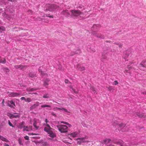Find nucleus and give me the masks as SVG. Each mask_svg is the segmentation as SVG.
Returning a JSON list of instances; mask_svg holds the SVG:
<instances>
[{
  "instance_id": "1",
  "label": "nucleus",
  "mask_w": 146,
  "mask_h": 146,
  "mask_svg": "<svg viewBox=\"0 0 146 146\" xmlns=\"http://www.w3.org/2000/svg\"><path fill=\"white\" fill-rule=\"evenodd\" d=\"M45 122V123L44 124V125L45 126L44 128V131L47 133L48 135L50 137L52 138H54L56 137V135L52 131L53 129L50 127L49 125V121L46 119Z\"/></svg>"
},
{
  "instance_id": "2",
  "label": "nucleus",
  "mask_w": 146,
  "mask_h": 146,
  "mask_svg": "<svg viewBox=\"0 0 146 146\" xmlns=\"http://www.w3.org/2000/svg\"><path fill=\"white\" fill-rule=\"evenodd\" d=\"M70 12L71 16L75 18L81 19L84 17V14L79 11L72 10L70 11Z\"/></svg>"
},
{
  "instance_id": "3",
  "label": "nucleus",
  "mask_w": 146,
  "mask_h": 146,
  "mask_svg": "<svg viewBox=\"0 0 146 146\" xmlns=\"http://www.w3.org/2000/svg\"><path fill=\"white\" fill-rule=\"evenodd\" d=\"M44 9L51 11H55L58 9V7L55 5L48 4L45 7Z\"/></svg>"
},
{
  "instance_id": "4",
  "label": "nucleus",
  "mask_w": 146,
  "mask_h": 146,
  "mask_svg": "<svg viewBox=\"0 0 146 146\" xmlns=\"http://www.w3.org/2000/svg\"><path fill=\"white\" fill-rule=\"evenodd\" d=\"M115 125V127L118 128V130L119 131H125L127 130L128 128L125 127V124H114V125Z\"/></svg>"
},
{
  "instance_id": "5",
  "label": "nucleus",
  "mask_w": 146,
  "mask_h": 146,
  "mask_svg": "<svg viewBox=\"0 0 146 146\" xmlns=\"http://www.w3.org/2000/svg\"><path fill=\"white\" fill-rule=\"evenodd\" d=\"M58 129L62 133H65L68 131V127L65 125H59L57 126Z\"/></svg>"
},
{
  "instance_id": "6",
  "label": "nucleus",
  "mask_w": 146,
  "mask_h": 146,
  "mask_svg": "<svg viewBox=\"0 0 146 146\" xmlns=\"http://www.w3.org/2000/svg\"><path fill=\"white\" fill-rule=\"evenodd\" d=\"M88 138V137L87 136H85L84 137L78 138L76 139V140L77 141V143L80 145L83 143L89 142V141L86 140Z\"/></svg>"
},
{
  "instance_id": "7",
  "label": "nucleus",
  "mask_w": 146,
  "mask_h": 146,
  "mask_svg": "<svg viewBox=\"0 0 146 146\" xmlns=\"http://www.w3.org/2000/svg\"><path fill=\"white\" fill-rule=\"evenodd\" d=\"M92 33L94 36L98 38H104V36L101 35L100 33L97 31L93 32Z\"/></svg>"
},
{
  "instance_id": "8",
  "label": "nucleus",
  "mask_w": 146,
  "mask_h": 146,
  "mask_svg": "<svg viewBox=\"0 0 146 146\" xmlns=\"http://www.w3.org/2000/svg\"><path fill=\"white\" fill-rule=\"evenodd\" d=\"M6 103L7 104V105L12 108H14L15 106V103L13 100L7 101L6 102Z\"/></svg>"
},
{
  "instance_id": "9",
  "label": "nucleus",
  "mask_w": 146,
  "mask_h": 146,
  "mask_svg": "<svg viewBox=\"0 0 146 146\" xmlns=\"http://www.w3.org/2000/svg\"><path fill=\"white\" fill-rule=\"evenodd\" d=\"M146 66V62H142L139 66V69L144 71H146V68L145 67Z\"/></svg>"
},
{
  "instance_id": "10",
  "label": "nucleus",
  "mask_w": 146,
  "mask_h": 146,
  "mask_svg": "<svg viewBox=\"0 0 146 146\" xmlns=\"http://www.w3.org/2000/svg\"><path fill=\"white\" fill-rule=\"evenodd\" d=\"M80 133L79 131H76L71 133L68 135L71 137L74 138L78 137Z\"/></svg>"
},
{
  "instance_id": "11",
  "label": "nucleus",
  "mask_w": 146,
  "mask_h": 146,
  "mask_svg": "<svg viewBox=\"0 0 146 146\" xmlns=\"http://www.w3.org/2000/svg\"><path fill=\"white\" fill-rule=\"evenodd\" d=\"M8 96L10 97H13L18 96L20 95V94L17 93L7 92Z\"/></svg>"
},
{
  "instance_id": "12",
  "label": "nucleus",
  "mask_w": 146,
  "mask_h": 146,
  "mask_svg": "<svg viewBox=\"0 0 146 146\" xmlns=\"http://www.w3.org/2000/svg\"><path fill=\"white\" fill-rule=\"evenodd\" d=\"M17 69H20L23 70H25L27 67L26 66H22L21 65H15L14 66Z\"/></svg>"
},
{
  "instance_id": "13",
  "label": "nucleus",
  "mask_w": 146,
  "mask_h": 146,
  "mask_svg": "<svg viewBox=\"0 0 146 146\" xmlns=\"http://www.w3.org/2000/svg\"><path fill=\"white\" fill-rule=\"evenodd\" d=\"M100 26L98 25H94L92 26V30L93 32L94 31H97L96 30L98 29Z\"/></svg>"
},
{
  "instance_id": "14",
  "label": "nucleus",
  "mask_w": 146,
  "mask_h": 146,
  "mask_svg": "<svg viewBox=\"0 0 146 146\" xmlns=\"http://www.w3.org/2000/svg\"><path fill=\"white\" fill-rule=\"evenodd\" d=\"M32 126H29L28 127L27 126H25L24 128L23 129V131H31L33 130L32 129Z\"/></svg>"
},
{
  "instance_id": "15",
  "label": "nucleus",
  "mask_w": 146,
  "mask_h": 146,
  "mask_svg": "<svg viewBox=\"0 0 146 146\" xmlns=\"http://www.w3.org/2000/svg\"><path fill=\"white\" fill-rule=\"evenodd\" d=\"M53 110L54 111H56V110H62V111H64L65 112H68V111H67V110L65 109H64L62 107H61V108H58V107H56V108H53Z\"/></svg>"
},
{
  "instance_id": "16",
  "label": "nucleus",
  "mask_w": 146,
  "mask_h": 146,
  "mask_svg": "<svg viewBox=\"0 0 146 146\" xmlns=\"http://www.w3.org/2000/svg\"><path fill=\"white\" fill-rule=\"evenodd\" d=\"M77 68L80 71H83L85 69L84 67L80 64H78L77 66Z\"/></svg>"
},
{
  "instance_id": "17",
  "label": "nucleus",
  "mask_w": 146,
  "mask_h": 146,
  "mask_svg": "<svg viewBox=\"0 0 146 146\" xmlns=\"http://www.w3.org/2000/svg\"><path fill=\"white\" fill-rule=\"evenodd\" d=\"M25 126V123L24 122H22L18 125L17 127L20 129H21L22 128H23V129Z\"/></svg>"
},
{
  "instance_id": "18",
  "label": "nucleus",
  "mask_w": 146,
  "mask_h": 146,
  "mask_svg": "<svg viewBox=\"0 0 146 146\" xmlns=\"http://www.w3.org/2000/svg\"><path fill=\"white\" fill-rule=\"evenodd\" d=\"M20 117V115L19 114H17L16 113H14L13 114H12L11 115V117L12 118H19Z\"/></svg>"
},
{
  "instance_id": "19",
  "label": "nucleus",
  "mask_w": 146,
  "mask_h": 146,
  "mask_svg": "<svg viewBox=\"0 0 146 146\" xmlns=\"http://www.w3.org/2000/svg\"><path fill=\"white\" fill-rule=\"evenodd\" d=\"M136 115L137 116L140 117H145L146 116L144 114L140 113L138 112L137 113Z\"/></svg>"
},
{
  "instance_id": "20",
  "label": "nucleus",
  "mask_w": 146,
  "mask_h": 146,
  "mask_svg": "<svg viewBox=\"0 0 146 146\" xmlns=\"http://www.w3.org/2000/svg\"><path fill=\"white\" fill-rule=\"evenodd\" d=\"M62 13L63 14L67 16L70 15V14L68 12V11L67 10L63 11Z\"/></svg>"
},
{
  "instance_id": "21",
  "label": "nucleus",
  "mask_w": 146,
  "mask_h": 146,
  "mask_svg": "<svg viewBox=\"0 0 146 146\" xmlns=\"http://www.w3.org/2000/svg\"><path fill=\"white\" fill-rule=\"evenodd\" d=\"M0 139L6 142H8L9 141L8 139L1 135H0Z\"/></svg>"
},
{
  "instance_id": "22",
  "label": "nucleus",
  "mask_w": 146,
  "mask_h": 146,
  "mask_svg": "<svg viewBox=\"0 0 146 146\" xmlns=\"http://www.w3.org/2000/svg\"><path fill=\"white\" fill-rule=\"evenodd\" d=\"M6 62V60L5 58H2L0 57V63L4 64Z\"/></svg>"
},
{
  "instance_id": "23",
  "label": "nucleus",
  "mask_w": 146,
  "mask_h": 146,
  "mask_svg": "<svg viewBox=\"0 0 146 146\" xmlns=\"http://www.w3.org/2000/svg\"><path fill=\"white\" fill-rule=\"evenodd\" d=\"M18 141L20 145H23L24 142V140L23 139L21 138H19L18 140Z\"/></svg>"
},
{
  "instance_id": "24",
  "label": "nucleus",
  "mask_w": 146,
  "mask_h": 146,
  "mask_svg": "<svg viewBox=\"0 0 146 146\" xmlns=\"http://www.w3.org/2000/svg\"><path fill=\"white\" fill-rule=\"evenodd\" d=\"M137 143L136 142V140H135L134 141L131 142V143L129 144V145H137Z\"/></svg>"
},
{
  "instance_id": "25",
  "label": "nucleus",
  "mask_w": 146,
  "mask_h": 146,
  "mask_svg": "<svg viewBox=\"0 0 146 146\" xmlns=\"http://www.w3.org/2000/svg\"><path fill=\"white\" fill-rule=\"evenodd\" d=\"M70 88H71L72 89V90L74 91V92L75 93H78L77 90H76V89H75V88H74L73 86H70Z\"/></svg>"
},
{
  "instance_id": "26",
  "label": "nucleus",
  "mask_w": 146,
  "mask_h": 146,
  "mask_svg": "<svg viewBox=\"0 0 146 146\" xmlns=\"http://www.w3.org/2000/svg\"><path fill=\"white\" fill-rule=\"evenodd\" d=\"M49 80L48 79H46L44 81V86H46L48 85V82H49Z\"/></svg>"
},
{
  "instance_id": "27",
  "label": "nucleus",
  "mask_w": 146,
  "mask_h": 146,
  "mask_svg": "<svg viewBox=\"0 0 146 146\" xmlns=\"http://www.w3.org/2000/svg\"><path fill=\"white\" fill-rule=\"evenodd\" d=\"M91 90L94 92V94H97V92L95 89V88L93 87H91L90 88Z\"/></svg>"
},
{
  "instance_id": "28",
  "label": "nucleus",
  "mask_w": 146,
  "mask_h": 146,
  "mask_svg": "<svg viewBox=\"0 0 146 146\" xmlns=\"http://www.w3.org/2000/svg\"><path fill=\"white\" fill-rule=\"evenodd\" d=\"M110 140L109 139H107L104 140V142L106 144H107L110 142Z\"/></svg>"
},
{
  "instance_id": "29",
  "label": "nucleus",
  "mask_w": 146,
  "mask_h": 146,
  "mask_svg": "<svg viewBox=\"0 0 146 146\" xmlns=\"http://www.w3.org/2000/svg\"><path fill=\"white\" fill-rule=\"evenodd\" d=\"M39 103L37 102L36 104H34L32 107V108H35L39 106Z\"/></svg>"
},
{
  "instance_id": "30",
  "label": "nucleus",
  "mask_w": 146,
  "mask_h": 146,
  "mask_svg": "<svg viewBox=\"0 0 146 146\" xmlns=\"http://www.w3.org/2000/svg\"><path fill=\"white\" fill-rule=\"evenodd\" d=\"M51 107L50 106L46 104H43L41 106V107L42 108L45 107L50 108Z\"/></svg>"
},
{
  "instance_id": "31",
  "label": "nucleus",
  "mask_w": 146,
  "mask_h": 146,
  "mask_svg": "<svg viewBox=\"0 0 146 146\" xmlns=\"http://www.w3.org/2000/svg\"><path fill=\"white\" fill-rule=\"evenodd\" d=\"M38 71L39 72H40V73L41 74L42 76H44V75H46V74H45L44 73V72H42V70H41V69H39V70H38Z\"/></svg>"
},
{
  "instance_id": "32",
  "label": "nucleus",
  "mask_w": 146,
  "mask_h": 146,
  "mask_svg": "<svg viewBox=\"0 0 146 146\" xmlns=\"http://www.w3.org/2000/svg\"><path fill=\"white\" fill-rule=\"evenodd\" d=\"M29 76L30 77L33 78L36 76L35 75L32 73H30L29 74Z\"/></svg>"
},
{
  "instance_id": "33",
  "label": "nucleus",
  "mask_w": 146,
  "mask_h": 146,
  "mask_svg": "<svg viewBox=\"0 0 146 146\" xmlns=\"http://www.w3.org/2000/svg\"><path fill=\"white\" fill-rule=\"evenodd\" d=\"M4 70L6 72V73L7 74H8V72H9V70L7 68H5L4 69Z\"/></svg>"
},
{
  "instance_id": "34",
  "label": "nucleus",
  "mask_w": 146,
  "mask_h": 146,
  "mask_svg": "<svg viewBox=\"0 0 146 146\" xmlns=\"http://www.w3.org/2000/svg\"><path fill=\"white\" fill-rule=\"evenodd\" d=\"M43 97L45 98H50L48 94H47L44 95L43 96Z\"/></svg>"
},
{
  "instance_id": "35",
  "label": "nucleus",
  "mask_w": 146,
  "mask_h": 146,
  "mask_svg": "<svg viewBox=\"0 0 146 146\" xmlns=\"http://www.w3.org/2000/svg\"><path fill=\"white\" fill-rule=\"evenodd\" d=\"M42 145L43 146H49V145L46 142H42Z\"/></svg>"
},
{
  "instance_id": "36",
  "label": "nucleus",
  "mask_w": 146,
  "mask_h": 146,
  "mask_svg": "<svg viewBox=\"0 0 146 146\" xmlns=\"http://www.w3.org/2000/svg\"><path fill=\"white\" fill-rule=\"evenodd\" d=\"M32 101L31 99L30 98H27V99H26V102H31Z\"/></svg>"
},
{
  "instance_id": "37",
  "label": "nucleus",
  "mask_w": 146,
  "mask_h": 146,
  "mask_svg": "<svg viewBox=\"0 0 146 146\" xmlns=\"http://www.w3.org/2000/svg\"><path fill=\"white\" fill-rule=\"evenodd\" d=\"M36 122H35L33 123V125L34 127L36 128V129H38V127L36 126Z\"/></svg>"
},
{
  "instance_id": "38",
  "label": "nucleus",
  "mask_w": 146,
  "mask_h": 146,
  "mask_svg": "<svg viewBox=\"0 0 146 146\" xmlns=\"http://www.w3.org/2000/svg\"><path fill=\"white\" fill-rule=\"evenodd\" d=\"M114 90L113 89V87L112 86H109L108 87V90L110 91H111L112 90Z\"/></svg>"
},
{
  "instance_id": "39",
  "label": "nucleus",
  "mask_w": 146,
  "mask_h": 146,
  "mask_svg": "<svg viewBox=\"0 0 146 146\" xmlns=\"http://www.w3.org/2000/svg\"><path fill=\"white\" fill-rule=\"evenodd\" d=\"M115 44L117 45H118L119 46L120 48H121L123 46L122 44L121 43H116Z\"/></svg>"
},
{
  "instance_id": "40",
  "label": "nucleus",
  "mask_w": 146,
  "mask_h": 146,
  "mask_svg": "<svg viewBox=\"0 0 146 146\" xmlns=\"http://www.w3.org/2000/svg\"><path fill=\"white\" fill-rule=\"evenodd\" d=\"M75 52L76 54L80 53L81 52V50L80 49H78Z\"/></svg>"
},
{
  "instance_id": "41",
  "label": "nucleus",
  "mask_w": 146,
  "mask_h": 146,
  "mask_svg": "<svg viewBox=\"0 0 146 146\" xmlns=\"http://www.w3.org/2000/svg\"><path fill=\"white\" fill-rule=\"evenodd\" d=\"M61 123H64L65 124H66V125H68L69 127H70L71 126V125L70 124H69L68 123H67V122H64V121H61Z\"/></svg>"
},
{
  "instance_id": "42",
  "label": "nucleus",
  "mask_w": 146,
  "mask_h": 146,
  "mask_svg": "<svg viewBox=\"0 0 146 146\" xmlns=\"http://www.w3.org/2000/svg\"><path fill=\"white\" fill-rule=\"evenodd\" d=\"M35 90V89L34 88H32L31 89H27V90L28 91H33Z\"/></svg>"
},
{
  "instance_id": "43",
  "label": "nucleus",
  "mask_w": 146,
  "mask_h": 146,
  "mask_svg": "<svg viewBox=\"0 0 146 146\" xmlns=\"http://www.w3.org/2000/svg\"><path fill=\"white\" fill-rule=\"evenodd\" d=\"M76 54V52H75V51H73V52L72 51L71 52V53L70 54V55H71L72 56Z\"/></svg>"
},
{
  "instance_id": "44",
  "label": "nucleus",
  "mask_w": 146,
  "mask_h": 146,
  "mask_svg": "<svg viewBox=\"0 0 146 146\" xmlns=\"http://www.w3.org/2000/svg\"><path fill=\"white\" fill-rule=\"evenodd\" d=\"M9 125L13 127H14V126H13L12 124V123L10 122V121H9Z\"/></svg>"
},
{
  "instance_id": "45",
  "label": "nucleus",
  "mask_w": 146,
  "mask_h": 146,
  "mask_svg": "<svg viewBox=\"0 0 146 146\" xmlns=\"http://www.w3.org/2000/svg\"><path fill=\"white\" fill-rule=\"evenodd\" d=\"M21 100H24V101H25V102H26V99L24 97H21Z\"/></svg>"
},
{
  "instance_id": "46",
  "label": "nucleus",
  "mask_w": 146,
  "mask_h": 146,
  "mask_svg": "<svg viewBox=\"0 0 146 146\" xmlns=\"http://www.w3.org/2000/svg\"><path fill=\"white\" fill-rule=\"evenodd\" d=\"M114 84H113L115 85L118 84V82L116 80L114 81Z\"/></svg>"
},
{
  "instance_id": "47",
  "label": "nucleus",
  "mask_w": 146,
  "mask_h": 146,
  "mask_svg": "<svg viewBox=\"0 0 146 146\" xmlns=\"http://www.w3.org/2000/svg\"><path fill=\"white\" fill-rule=\"evenodd\" d=\"M33 12L31 10H29L27 12L28 14H32Z\"/></svg>"
},
{
  "instance_id": "48",
  "label": "nucleus",
  "mask_w": 146,
  "mask_h": 146,
  "mask_svg": "<svg viewBox=\"0 0 146 146\" xmlns=\"http://www.w3.org/2000/svg\"><path fill=\"white\" fill-rule=\"evenodd\" d=\"M2 30V31H4L5 30V28L4 27H0V30Z\"/></svg>"
},
{
  "instance_id": "49",
  "label": "nucleus",
  "mask_w": 146,
  "mask_h": 146,
  "mask_svg": "<svg viewBox=\"0 0 146 146\" xmlns=\"http://www.w3.org/2000/svg\"><path fill=\"white\" fill-rule=\"evenodd\" d=\"M24 138L27 140H28L29 139V137L27 136H26L24 137Z\"/></svg>"
},
{
  "instance_id": "50",
  "label": "nucleus",
  "mask_w": 146,
  "mask_h": 146,
  "mask_svg": "<svg viewBox=\"0 0 146 146\" xmlns=\"http://www.w3.org/2000/svg\"><path fill=\"white\" fill-rule=\"evenodd\" d=\"M65 82L66 83H68L69 82V81L67 79L65 80Z\"/></svg>"
},
{
  "instance_id": "51",
  "label": "nucleus",
  "mask_w": 146,
  "mask_h": 146,
  "mask_svg": "<svg viewBox=\"0 0 146 146\" xmlns=\"http://www.w3.org/2000/svg\"><path fill=\"white\" fill-rule=\"evenodd\" d=\"M46 17H49L50 18H53L52 16H49V15H46Z\"/></svg>"
},
{
  "instance_id": "52",
  "label": "nucleus",
  "mask_w": 146,
  "mask_h": 146,
  "mask_svg": "<svg viewBox=\"0 0 146 146\" xmlns=\"http://www.w3.org/2000/svg\"><path fill=\"white\" fill-rule=\"evenodd\" d=\"M124 72L125 73V72H128V73H129V72L127 70H125V71H124Z\"/></svg>"
},
{
  "instance_id": "53",
  "label": "nucleus",
  "mask_w": 146,
  "mask_h": 146,
  "mask_svg": "<svg viewBox=\"0 0 146 146\" xmlns=\"http://www.w3.org/2000/svg\"><path fill=\"white\" fill-rule=\"evenodd\" d=\"M9 1H11L12 2H14V0H8Z\"/></svg>"
},
{
  "instance_id": "54",
  "label": "nucleus",
  "mask_w": 146,
  "mask_h": 146,
  "mask_svg": "<svg viewBox=\"0 0 146 146\" xmlns=\"http://www.w3.org/2000/svg\"><path fill=\"white\" fill-rule=\"evenodd\" d=\"M29 134H31V135H36L35 134H34V133H30V134L29 133Z\"/></svg>"
},
{
  "instance_id": "55",
  "label": "nucleus",
  "mask_w": 146,
  "mask_h": 146,
  "mask_svg": "<svg viewBox=\"0 0 146 146\" xmlns=\"http://www.w3.org/2000/svg\"><path fill=\"white\" fill-rule=\"evenodd\" d=\"M4 146H9V145L8 144H5L4 145Z\"/></svg>"
},
{
  "instance_id": "56",
  "label": "nucleus",
  "mask_w": 146,
  "mask_h": 146,
  "mask_svg": "<svg viewBox=\"0 0 146 146\" xmlns=\"http://www.w3.org/2000/svg\"><path fill=\"white\" fill-rule=\"evenodd\" d=\"M4 100H3V101H2V104H4Z\"/></svg>"
},
{
  "instance_id": "57",
  "label": "nucleus",
  "mask_w": 146,
  "mask_h": 146,
  "mask_svg": "<svg viewBox=\"0 0 146 146\" xmlns=\"http://www.w3.org/2000/svg\"><path fill=\"white\" fill-rule=\"evenodd\" d=\"M92 50L93 52H94L95 51V50L94 49Z\"/></svg>"
},
{
  "instance_id": "58",
  "label": "nucleus",
  "mask_w": 146,
  "mask_h": 146,
  "mask_svg": "<svg viewBox=\"0 0 146 146\" xmlns=\"http://www.w3.org/2000/svg\"><path fill=\"white\" fill-rule=\"evenodd\" d=\"M1 126H0V132H1Z\"/></svg>"
},
{
  "instance_id": "59",
  "label": "nucleus",
  "mask_w": 146,
  "mask_h": 146,
  "mask_svg": "<svg viewBox=\"0 0 146 146\" xmlns=\"http://www.w3.org/2000/svg\"><path fill=\"white\" fill-rule=\"evenodd\" d=\"M52 115H55V114H54V113H52Z\"/></svg>"
},
{
  "instance_id": "60",
  "label": "nucleus",
  "mask_w": 146,
  "mask_h": 146,
  "mask_svg": "<svg viewBox=\"0 0 146 146\" xmlns=\"http://www.w3.org/2000/svg\"><path fill=\"white\" fill-rule=\"evenodd\" d=\"M102 56H103V54H102ZM103 57L104 58H104V57Z\"/></svg>"
},
{
  "instance_id": "61",
  "label": "nucleus",
  "mask_w": 146,
  "mask_h": 146,
  "mask_svg": "<svg viewBox=\"0 0 146 146\" xmlns=\"http://www.w3.org/2000/svg\"><path fill=\"white\" fill-rule=\"evenodd\" d=\"M108 87H109V86H106V88L108 89Z\"/></svg>"
},
{
  "instance_id": "62",
  "label": "nucleus",
  "mask_w": 146,
  "mask_h": 146,
  "mask_svg": "<svg viewBox=\"0 0 146 146\" xmlns=\"http://www.w3.org/2000/svg\"><path fill=\"white\" fill-rule=\"evenodd\" d=\"M131 68H132L131 67H130V68H129V69L130 70H131Z\"/></svg>"
},
{
  "instance_id": "63",
  "label": "nucleus",
  "mask_w": 146,
  "mask_h": 146,
  "mask_svg": "<svg viewBox=\"0 0 146 146\" xmlns=\"http://www.w3.org/2000/svg\"><path fill=\"white\" fill-rule=\"evenodd\" d=\"M45 22H46V23H48V21H45Z\"/></svg>"
},
{
  "instance_id": "64",
  "label": "nucleus",
  "mask_w": 146,
  "mask_h": 146,
  "mask_svg": "<svg viewBox=\"0 0 146 146\" xmlns=\"http://www.w3.org/2000/svg\"><path fill=\"white\" fill-rule=\"evenodd\" d=\"M1 76H0V79H1Z\"/></svg>"
}]
</instances>
